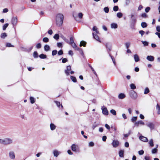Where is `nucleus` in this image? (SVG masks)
<instances>
[{"instance_id": "1", "label": "nucleus", "mask_w": 160, "mask_h": 160, "mask_svg": "<svg viewBox=\"0 0 160 160\" xmlns=\"http://www.w3.org/2000/svg\"><path fill=\"white\" fill-rule=\"evenodd\" d=\"M64 16L63 15L59 13L57 15L56 17V23L58 27L61 26L63 23Z\"/></svg>"}, {"instance_id": "2", "label": "nucleus", "mask_w": 160, "mask_h": 160, "mask_svg": "<svg viewBox=\"0 0 160 160\" xmlns=\"http://www.w3.org/2000/svg\"><path fill=\"white\" fill-rule=\"evenodd\" d=\"M13 140L12 139L7 138H0V144L4 145L11 144L13 143Z\"/></svg>"}, {"instance_id": "3", "label": "nucleus", "mask_w": 160, "mask_h": 160, "mask_svg": "<svg viewBox=\"0 0 160 160\" xmlns=\"http://www.w3.org/2000/svg\"><path fill=\"white\" fill-rule=\"evenodd\" d=\"M9 156L12 160H14L15 158V152L13 151H10L9 152Z\"/></svg>"}, {"instance_id": "4", "label": "nucleus", "mask_w": 160, "mask_h": 160, "mask_svg": "<svg viewBox=\"0 0 160 160\" xmlns=\"http://www.w3.org/2000/svg\"><path fill=\"white\" fill-rule=\"evenodd\" d=\"M101 109L102 110V113L103 114L105 115H107L108 114V112L107 109V108L104 107H102Z\"/></svg>"}, {"instance_id": "5", "label": "nucleus", "mask_w": 160, "mask_h": 160, "mask_svg": "<svg viewBox=\"0 0 160 160\" xmlns=\"http://www.w3.org/2000/svg\"><path fill=\"white\" fill-rule=\"evenodd\" d=\"M130 97L133 99H136L137 98V93L134 91H131L130 93Z\"/></svg>"}, {"instance_id": "6", "label": "nucleus", "mask_w": 160, "mask_h": 160, "mask_svg": "<svg viewBox=\"0 0 160 160\" xmlns=\"http://www.w3.org/2000/svg\"><path fill=\"white\" fill-rule=\"evenodd\" d=\"M146 125L150 128L151 130H153L154 128L155 124L153 122H148L146 124Z\"/></svg>"}, {"instance_id": "7", "label": "nucleus", "mask_w": 160, "mask_h": 160, "mask_svg": "<svg viewBox=\"0 0 160 160\" xmlns=\"http://www.w3.org/2000/svg\"><path fill=\"white\" fill-rule=\"evenodd\" d=\"M18 21V19L16 17H13L11 20L13 26L16 25Z\"/></svg>"}, {"instance_id": "8", "label": "nucleus", "mask_w": 160, "mask_h": 160, "mask_svg": "<svg viewBox=\"0 0 160 160\" xmlns=\"http://www.w3.org/2000/svg\"><path fill=\"white\" fill-rule=\"evenodd\" d=\"M105 45L107 48L108 51L109 52L111 51L112 48V45L111 43L109 42H107L105 43Z\"/></svg>"}, {"instance_id": "9", "label": "nucleus", "mask_w": 160, "mask_h": 160, "mask_svg": "<svg viewBox=\"0 0 160 160\" xmlns=\"http://www.w3.org/2000/svg\"><path fill=\"white\" fill-rule=\"evenodd\" d=\"M119 144V142L118 140H114L112 142V145L113 147L116 148Z\"/></svg>"}, {"instance_id": "10", "label": "nucleus", "mask_w": 160, "mask_h": 160, "mask_svg": "<svg viewBox=\"0 0 160 160\" xmlns=\"http://www.w3.org/2000/svg\"><path fill=\"white\" fill-rule=\"evenodd\" d=\"M139 138L142 141L145 142H148V141L147 138L142 136H140Z\"/></svg>"}, {"instance_id": "11", "label": "nucleus", "mask_w": 160, "mask_h": 160, "mask_svg": "<svg viewBox=\"0 0 160 160\" xmlns=\"http://www.w3.org/2000/svg\"><path fill=\"white\" fill-rule=\"evenodd\" d=\"M71 70V67L70 66H68L67 67V69L65 71V73L67 76L69 75V71Z\"/></svg>"}, {"instance_id": "12", "label": "nucleus", "mask_w": 160, "mask_h": 160, "mask_svg": "<svg viewBox=\"0 0 160 160\" xmlns=\"http://www.w3.org/2000/svg\"><path fill=\"white\" fill-rule=\"evenodd\" d=\"M144 122L142 120L138 121L137 122H136L135 123V125L136 126L138 127L139 126V124L144 125Z\"/></svg>"}, {"instance_id": "13", "label": "nucleus", "mask_w": 160, "mask_h": 160, "mask_svg": "<svg viewBox=\"0 0 160 160\" xmlns=\"http://www.w3.org/2000/svg\"><path fill=\"white\" fill-rule=\"evenodd\" d=\"M97 34V33H92L93 38L97 41H98L100 42H101V41L99 40V37Z\"/></svg>"}, {"instance_id": "14", "label": "nucleus", "mask_w": 160, "mask_h": 160, "mask_svg": "<svg viewBox=\"0 0 160 160\" xmlns=\"http://www.w3.org/2000/svg\"><path fill=\"white\" fill-rule=\"evenodd\" d=\"M78 147V145L75 144H73L71 146V149L72 151L74 152H76L77 148Z\"/></svg>"}, {"instance_id": "15", "label": "nucleus", "mask_w": 160, "mask_h": 160, "mask_svg": "<svg viewBox=\"0 0 160 160\" xmlns=\"http://www.w3.org/2000/svg\"><path fill=\"white\" fill-rule=\"evenodd\" d=\"M50 129L52 131L56 129V126L53 123H51L50 125Z\"/></svg>"}, {"instance_id": "16", "label": "nucleus", "mask_w": 160, "mask_h": 160, "mask_svg": "<svg viewBox=\"0 0 160 160\" xmlns=\"http://www.w3.org/2000/svg\"><path fill=\"white\" fill-rule=\"evenodd\" d=\"M126 97L125 95L123 93H121L119 94L118 98L119 99H123Z\"/></svg>"}, {"instance_id": "17", "label": "nucleus", "mask_w": 160, "mask_h": 160, "mask_svg": "<svg viewBox=\"0 0 160 160\" xmlns=\"http://www.w3.org/2000/svg\"><path fill=\"white\" fill-rule=\"evenodd\" d=\"M70 45L72 46L73 48L75 49V50H79V48L77 46L76 44L74 42L72 43V44Z\"/></svg>"}, {"instance_id": "18", "label": "nucleus", "mask_w": 160, "mask_h": 160, "mask_svg": "<svg viewBox=\"0 0 160 160\" xmlns=\"http://www.w3.org/2000/svg\"><path fill=\"white\" fill-rule=\"evenodd\" d=\"M54 156L55 157H57L60 154V152L57 150H54L53 151Z\"/></svg>"}, {"instance_id": "19", "label": "nucleus", "mask_w": 160, "mask_h": 160, "mask_svg": "<svg viewBox=\"0 0 160 160\" xmlns=\"http://www.w3.org/2000/svg\"><path fill=\"white\" fill-rule=\"evenodd\" d=\"M124 151L123 150H120L119 152V156L121 158H123L124 157Z\"/></svg>"}, {"instance_id": "20", "label": "nucleus", "mask_w": 160, "mask_h": 160, "mask_svg": "<svg viewBox=\"0 0 160 160\" xmlns=\"http://www.w3.org/2000/svg\"><path fill=\"white\" fill-rule=\"evenodd\" d=\"M156 108L158 114L160 115V106L158 104H157Z\"/></svg>"}, {"instance_id": "21", "label": "nucleus", "mask_w": 160, "mask_h": 160, "mask_svg": "<svg viewBox=\"0 0 160 160\" xmlns=\"http://www.w3.org/2000/svg\"><path fill=\"white\" fill-rule=\"evenodd\" d=\"M111 27L112 28L116 29L118 28V25L117 24L113 23L111 24Z\"/></svg>"}, {"instance_id": "22", "label": "nucleus", "mask_w": 160, "mask_h": 160, "mask_svg": "<svg viewBox=\"0 0 160 160\" xmlns=\"http://www.w3.org/2000/svg\"><path fill=\"white\" fill-rule=\"evenodd\" d=\"M44 49L46 51H48L50 50V46L48 45H46L44 46Z\"/></svg>"}, {"instance_id": "23", "label": "nucleus", "mask_w": 160, "mask_h": 160, "mask_svg": "<svg viewBox=\"0 0 160 160\" xmlns=\"http://www.w3.org/2000/svg\"><path fill=\"white\" fill-rule=\"evenodd\" d=\"M30 102L32 104L34 103L35 102V99L33 97H30Z\"/></svg>"}, {"instance_id": "24", "label": "nucleus", "mask_w": 160, "mask_h": 160, "mask_svg": "<svg viewBox=\"0 0 160 160\" xmlns=\"http://www.w3.org/2000/svg\"><path fill=\"white\" fill-rule=\"evenodd\" d=\"M86 44V42H85L83 41H81L80 44V46L81 47L83 46V47H85Z\"/></svg>"}, {"instance_id": "25", "label": "nucleus", "mask_w": 160, "mask_h": 160, "mask_svg": "<svg viewBox=\"0 0 160 160\" xmlns=\"http://www.w3.org/2000/svg\"><path fill=\"white\" fill-rule=\"evenodd\" d=\"M7 36V34L6 33H3L1 34V38H2L4 39Z\"/></svg>"}, {"instance_id": "26", "label": "nucleus", "mask_w": 160, "mask_h": 160, "mask_svg": "<svg viewBox=\"0 0 160 160\" xmlns=\"http://www.w3.org/2000/svg\"><path fill=\"white\" fill-rule=\"evenodd\" d=\"M148 143L150 147H152L154 146L153 141L152 139H151L149 140Z\"/></svg>"}, {"instance_id": "27", "label": "nucleus", "mask_w": 160, "mask_h": 160, "mask_svg": "<svg viewBox=\"0 0 160 160\" xmlns=\"http://www.w3.org/2000/svg\"><path fill=\"white\" fill-rule=\"evenodd\" d=\"M70 78L72 81L74 82H77V79L75 77L71 76L70 77Z\"/></svg>"}, {"instance_id": "28", "label": "nucleus", "mask_w": 160, "mask_h": 160, "mask_svg": "<svg viewBox=\"0 0 160 160\" xmlns=\"http://www.w3.org/2000/svg\"><path fill=\"white\" fill-rule=\"evenodd\" d=\"M141 26L143 28H146L147 26V24L145 22H142L141 24Z\"/></svg>"}, {"instance_id": "29", "label": "nucleus", "mask_w": 160, "mask_h": 160, "mask_svg": "<svg viewBox=\"0 0 160 160\" xmlns=\"http://www.w3.org/2000/svg\"><path fill=\"white\" fill-rule=\"evenodd\" d=\"M39 57L41 59H45L46 58L47 56L43 54H42L39 56Z\"/></svg>"}, {"instance_id": "30", "label": "nucleus", "mask_w": 160, "mask_h": 160, "mask_svg": "<svg viewBox=\"0 0 160 160\" xmlns=\"http://www.w3.org/2000/svg\"><path fill=\"white\" fill-rule=\"evenodd\" d=\"M147 59H148V60H154V58L152 56H148L147 57Z\"/></svg>"}, {"instance_id": "31", "label": "nucleus", "mask_w": 160, "mask_h": 160, "mask_svg": "<svg viewBox=\"0 0 160 160\" xmlns=\"http://www.w3.org/2000/svg\"><path fill=\"white\" fill-rule=\"evenodd\" d=\"M33 55L35 58H37L38 56V52L36 51L34 52Z\"/></svg>"}, {"instance_id": "32", "label": "nucleus", "mask_w": 160, "mask_h": 160, "mask_svg": "<svg viewBox=\"0 0 160 160\" xmlns=\"http://www.w3.org/2000/svg\"><path fill=\"white\" fill-rule=\"evenodd\" d=\"M70 41L68 43L70 45L74 43L73 38L72 37H71L70 38Z\"/></svg>"}, {"instance_id": "33", "label": "nucleus", "mask_w": 160, "mask_h": 160, "mask_svg": "<svg viewBox=\"0 0 160 160\" xmlns=\"http://www.w3.org/2000/svg\"><path fill=\"white\" fill-rule=\"evenodd\" d=\"M149 90L148 88H146L144 90V94H147L149 92Z\"/></svg>"}, {"instance_id": "34", "label": "nucleus", "mask_w": 160, "mask_h": 160, "mask_svg": "<svg viewBox=\"0 0 160 160\" xmlns=\"http://www.w3.org/2000/svg\"><path fill=\"white\" fill-rule=\"evenodd\" d=\"M123 14L121 12H118L117 14V17L119 18H120L122 16Z\"/></svg>"}, {"instance_id": "35", "label": "nucleus", "mask_w": 160, "mask_h": 160, "mask_svg": "<svg viewBox=\"0 0 160 160\" xmlns=\"http://www.w3.org/2000/svg\"><path fill=\"white\" fill-rule=\"evenodd\" d=\"M93 31H95L96 32L95 33H98L99 31L97 30V28L95 26H94L92 28Z\"/></svg>"}, {"instance_id": "36", "label": "nucleus", "mask_w": 160, "mask_h": 160, "mask_svg": "<svg viewBox=\"0 0 160 160\" xmlns=\"http://www.w3.org/2000/svg\"><path fill=\"white\" fill-rule=\"evenodd\" d=\"M130 87L131 89H135L136 88V87L135 84L132 83L130 85Z\"/></svg>"}, {"instance_id": "37", "label": "nucleus", "mask_w": 160, "mask_h": 160, "mask_svg": "<svg viewBox=\"0 0 160 160\" xmlns=\"http://www.w3.org/2000/svg\"><path fill=\"white\" fill-rule=\"evenodd\" d=\"M8 23L5 24L2 27V29L3 30H5L6 28L8 27Z\"/></svg>"}, {"instance_id": "38", "label": "nucleus", "mask_w": 160, "mask_h": 160, "mask_svg": "<svg viewBox=\"0 0 160 160\" xmlns=\"http://www.w3.org/2000/svg\"><path fill=\"white\" fill-rule=\"evenodd\" d=\"M59 35L58 34H55L53 36V38L56 40H58L59 39Z\"/></svg>"}, {"instance_id": "39", "label": "nucleus", "mask_w": 160, "mask_h": 160, "mask_svg": "<svg viewBox=\"0 0 160 160\" xmlns=\"http://www.w3.org/2000/svg\"><path fill=\"white\" fill-rule=\"evenodd\" d=\"M61 38L66 42L68 43L69 42L68 40L67 39L63 36L62 35L61 36Z\"/></svg>"}, {"instance_id": "40", "label": "nucleus", "mask_w": 160, "mask_h": 160, "mask_svg": "<svg viewBox=\"0 0 160 160\" xmlns=\"http://www.w3.org/2000/svg\"><path fill=\"white\" fill-rule=\"evenodd\" d=\"M54 102L56 103L57 107L59 108H60L61 105L60 102L57 101H54Z\"/></svg>"}, {"instance_id": "41", "label": "nucleus", "mask_w": 160, "mask_h": 160, "mask_svg": "<svg viewBox=\"0 0 160 160\" xmlns=\"http://www.w3.org/2000/svg\"><path fill=\"white\" fill-rule=\"evenodd\" d=\"M110 112L114 115H116V112L115 110L114 109H112L110 110Z\"/></svg>"}, {"instance_id": "42", "label": "nucleus", "mask_w": 160, "mask_h": 160, "mask_svg": "<svg viewBox=\"0 0 160 160\" xmlns=\"http://www.w3.org/2000/svg\"><path fill=\"white\" fill-rule=\"evenodd\" d=\"M6 46L8 47H14V46L9 43H7L6 44Z\"/></svg>"}, {"instance_id": "43", "label": "nucleus", "mask_w": 160, "mask_h": 160, "mask_svg": "<svg viewBox=\"0 0 160 160\" xmlns=\"http://www.w3.org/2000/svg\"><path fill=\"white\" fill-rule=\"evenodd\" d=\"M42 41L45 42H47L49 41V39L48 38H43Z\"/></svg>"}, {"instance_id": "44", "label": "nucleus", "mask_w": 160, "mask_h": 160, "mask_svg": "<svg viewBox=\"0 0 160 160\" xmlns=\"http://www.w3.org/2000/svg\"><path fill=\"white\" fill-rule=\"evenodd\" d=\"M118 7L117 6H115L113 8V10L115 12L117 11L118 10Z\"/></svg>"}, {"instance_id": "45", "label": "nucleus", "mask_w": 160, "mask_h": 160, "mask_svg": "<svg viewBox=\"0 0 160 160\" xmlns=\"http://www.w3.org/2000/svg\"><path fill=\"white\" fill-rule=\"evenodd\" d=\"M104 11L106 13H108L109 11L108 8V7H105L104 8Z\"/></svg>"}, {"instance_id": "46", "label": "nucleus", "mask_w": 160, "mask_h": 160, "mask_svg": "<svg viewBox=\"0 0 160 160\" xmlns=\"http://www.w3.org/2000/svg\"><path fill=\"white\" fill-rule=\"evenodd\" d=\"M137 118V117H133L131 119V121L133 122H135L136 121Z\"/></svg>"}, {"instance_id": "47", "label": "nucleus", "mask_w": 160, "mask_h": 160, "mask_svg": "<svg viewBox=\"0 0 160 160\" xmlns=\"http://www.w3.org/2000/svg\"><path fill=\"white\" fill-rule=\"evenodd\" d=\"M158 150L156 148L153 149L152 150V153L154 154L156 153L157 152Z\"/></svg>"}, {"instance_id": "48", "label": "nucleus", "mask_w": 160, "mask_h": 160, "mask_svg": "<svg viewBox=\"0 0 160 160\" xmlns=\"http://www.w3.org/2000/svg\"><path fill=\"white\" fill-rule=\"evenodd\" d=\"M57 53V51L56 50H54L52 52V56H54L56 55Z\"/></svg>"}, {"instance_id": "49", "label": "nucleus", "mask_w": 160, "mask_h": 160, "mask_svg": "<svg viewBox=\"0 0 160 160\" xmlns=\"http://www.w3.org/2000/svg\"><path fill=\"white\" fill-rule=\"evenodd\" d=\"M125 45L127 48H128L130 46V43L129 42H126L125 43Z\"/></svg>"}, {"instance_id": "50", "label": "nucleus", "mask_w": 160, "mask_h": 160, "mask_svg": "<svg viewBox=\"0 0 160 160\" xmlns=\"http://www.w3.org/2000/svg\"><path fill=\"white\" fill-rule=\"evenodd\" d=\"M134 60H139V57L137 54H135L134 55Z\"/></svg>"}, {"instance_id": "51", "label": "nucleus", "mask_w": 160, "mask_h": 160, "mask_svg": "<svg viewBox=\"0 0 160 160\" xmlns=\"http://www.w3.org/2000/svg\"><path fill=\"white\" fill-rule=\"evenodd\" d=\"M138 154L140 155H142L144 153V151L143 150H141L138 152Z\"/></svg>"}, {"instance_id": "52", "label": "nucleus", "mask_w": 160, "mask_h": 160, "mask_svg": "<svg viewBox=\"0 0 160 160\" xmlns=\"http://www.w3.org/2000/svg\"><path fill=\"white\" fill-rule=\"evenodd\" d=\"M78 17L79 18L81 19L82 18L83 16V14L82 13L80 12L78 13Z\"/></svg>"}, {"instance_id": "53", "label": "nucleus", "mask_w": 160, "mask_h": 160, "mask_svg": "<svg viewBox=\"0 0 160 160\" xmlns=\"http://www.w3.org/2000/svg\"><path fill=\"white\" fill-rule=\"evenodd\" d=\"M141 16L142 17L144 18H146L147 17V14L146 13H142L141 15Z\"/></svg>"}, {"instance_id": "54", "label": "nucleus", "mask_w": 160, "mask_h": 160, "mask_svg": "<svg viewBox=\"0 0 160 160\" xmlns=\"http://www.w3.org/2000/svg\"><path fill=\"white\" fill-rule=\"evenodd\" d=\"M94 145V143L92 142H91L89 143V146L90 147H93Z\"/></svg>"}, {"instance_id": "55", "label": "nucleus", "mask_w": 160, "mask_h": 160, "mask_svg": "<svg viewBox=\"0 0 160 160\" xmlns=\"http://www.w3.org/2000/svg\"><path fill=\"white\" fill-rule=\"evenodd\" d=\"M150 10V8L149 7H147L145 9V11L146 12H148Z\"/></svg>"}, {"instance_id": "56", "label": "nucleus", "mask_w": 160, "mask_h": 160, "mask_svg": "<svg viewBox=\"0 0 160 160\" xmlns=\"http://www.w3.org/2000/svg\"><path fill=\"white\" fill-rule=\"evenodd\" d=\"M63 53V51L62 50H59L58 53V54L59 55H61Z\"/></svg>"}, {"instance_id": "57", "label": "nucleus", "mask_w": 160, "mask_h": 160, "mask_svg": "<svg viewBox=\"0 0 160 160\" xmlns=\"http://www.w3.org/2000/svg\"><path fill=\"white\" fill-rule=\"evenodd\" d=\"M139 33L142 36L144 34L145 32L143 30H140L139 31Z\"/></svg>"}, {"instance_id": "58", "label": "nucleus", "mask_w": 160, "mask_h": 160, "mask_svg": "<svg viewBox=\"0 0 160 160\" xmlns=\"http://www.w3.org/2000/svg\"><path fill=\"white\" fill-rule=\"evenodd\" d=\"M143 44L144 46H148V43L146 41H142Z\"/></svg>"}, {"instance_id": "59", "label": "nucleus", "mask_w": 160, "mask_h": 160, "mask_svg": "<svg viewBox=\"0 0 160 160\" xmlns=\"http://www.w3.org/2000/svg\"><path fill=\"white\" fill-rule=\"evenodd\" d=\"M57 46L58 47H62V43L61 42H58L57 43Z\"/></svg>"}, {"instance_id": "60", "label": "nucleus", "mask_w": 160, "mask_h": 160, "mask_svg": "<svg viewBox=\"0 0 160 160\" xmlns=\"http://www.w3.org/2000/svg\"><path fill=\"white\" fill-rule=\"evenodd\" d=\"M107 137L106 136H104L102 137V140L103 141H105L106 140Z\"/></svg>"}, {"instance_id": "61", "label": "nucleus", "mask_w": 160, "mask_h": 160, "mask_svg": "<svg viewBox=\"0 0 160 160\" xmlns=\"http://www.w3.org/2000/svg\"><path fill=\"white\" fill-rule=\"evenodd\" d=\"M41 44L40 43H38L36 45V48H41Z\"/></svg>"}, {"instance_id": "62", "label": "nucleus", "mask_w": 160, "mask_h": 160, "mask_svg": "<svg viewBox=\"0 0 160 160\" xmlns=\"http://www.w3.org/2000/svg\"><path fill=\"white\" fill-rule=\"evenodd\" d=\"M105 127L107 128V129L108 130H110V127L109 125H108L107 124H106L105 125Z\"/></svg>"}, {"instance_id": "63", "label": "nucleus", "mask_w": 160, "mask_h": 160, "mask_svg": "<svg viewBox=\"0 0 160 160\" xmlns=\"http://www.w3.org/2000/svg\"><path fill=\"white\" fill-rule=\"evenodd\" d=\"M156 30L158 32H160V26H158L156 27Z\"/></svg>"}, {"instance_id": "64", "label": "nucleus", "mask_w": 160, "mask_h": 160, "mask_svg": "<svg viewBox=\"0 0 160 160\" xmlns=\"http://www.w3.org/2000/svg\"><path fill=\"white\" fill-rule=\"evenodd\" d=\"M8 9L7 8H5L3 9V12L6 13V12H8Z\"/></svg>"}]
</instances>
